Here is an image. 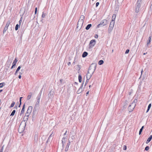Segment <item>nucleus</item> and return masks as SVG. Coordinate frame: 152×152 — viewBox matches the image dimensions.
I'll list each match as a JSON object with an SVG mask.
<instances>
[{"label":"nucleus","mask_w":152,"mask_h":152,"mask_svg":"<svg viewBox=\"0 0 152 152\" xmlns=\"http://www.w3.org/2000/svg\"><path fill=\"white\" fill-rule=\"evenodd\" d=\"M113 27H112L111 26H109L108 29V32L109 33H110L113 30Z\"/></svg>","instance_id":"obj_20"},{"label":"nucleus","mask_w":152,"mask_h":152,"mask_svg":"<svg viewBox=\"0 0 152 152\" xmlns=\"http://www.w3.org/2000/svg\"><path fill=\"white\" fill-rule=\"evenodd\" d=\"M152 138V135H151L148 138L147 140L146 141V144H148L149 143L151 140Z\"/></svg>","instance_id":"obj_15"},{"label":"nucleus","mask_w":152,"mask_h":152,"mask_svg":"<svg viewBox=\"0 0 152 152\" xmlns=\"http://www.w3.org/2000/svg\"><path fill=\"white\" fill-rule=\"evenodd\" d=\"M32 109V107L31 106H29L28 107L26 112V115L24 116L23 119L24 121H27L28 117L30 114Z\"/></svg>","instance_id":"obj_3"},{"label":"nucleus","mask_w":152,"mask_h":152,"mask_svg":"<svg viewBox=\"0 0 152 152\" xmlns=\"http://www.w3.org/2000/svg\"><path fill=\"white\" fill-rule=\"evenodd\" d=\"M8 28L5 26V27H4V29L3 31V34H4L5 33V32L7 30Z\"/></svg>","instance_id":"obj_25"},{"label":"nucleus","mask_w":152,"mask_h":152,"mask_svg":"<svg viewBox=\"0 0 152 152\" xmlns=\"http://www.w3.org/2000/svg\"><path fill=\"white\" fill-rule=\"evenodd\" d=\"M66 137H64L63 138L62 140V143L63 145V146H64V144L65 143L66 141Z\"/></svg>","instance_id":"obj_14"},{"label":"nucleus","mask_w":152,"mask_h":152,"mask_svg":"<svg viewBox=\"0 0 152 152\" xmlns=\"http://www.w3.org/2000/svg\"><path fill=\"white\" fill-rule=\"evenodd\" d=\"M137 102V99H134L133 102L131 103V106L133 107H135L136 106V104Z\"/></svg>","instance_id":"obj_12"},{"label":"nucleus","mask_w":152,"mask_h":152,"mask_svg":"<svg viewBox=\"0 0 152 152\" xmlns=\"http://www.w3.org/2000/svg\"><path fill=\"white\" fill-rule=\"evenodd\" d=\"M17 61H18L17 59V58H15L12 64L13 65H14L15 66L17 62Z\"/></svg>","instance_id":"obj_22"},{"label":"nucleus","mask_w":152,"mask_h":152,"mask_svg":"<svg viewBox=\"0 0 152 152\" xmlns=\"http://www.w3.org/2000/svg\"><path fill=\"white\" fill-rule=\"evenodd\" d=\"M21 75H20L18 76V78H19V79H21Z\"/></svg>","instance_id":"obj_51"},{"label":"nucleus","mask_w":152,"mask_h":152,"mask_svg":"<svg viewBox=\"0 0 152 152\" xmlns=\"http://www.w3.org/2000/svg\"><path fill=\"white\" fill-rule=\"evenodd\" d=\"M18 71H17V70H16V71L15 72V75H17V74L18 73Z\"/></svg>","instance_id":"obj_45"},{"label":"nucleus","mask_w":152,"mask_h":152,"mask_svg":"<svg viewBox=\"0 0 152 152\" xmlns=\"http://www.w3.org/2000/svg\"><path fill=\"white\" fill-rule=\"evenodd\" d=\"M20 68H21V67H20V66H19L18 67V68H17V69H16V70H17V71H19L20 70Z\"/></svg>","instance_id":"obj_38"},{"label":"nucleus","mask_w":152,"mask_h":152,"mask_svg":"<svg viewBox=\"0 0 152 152\" xmlns=\"http://www.w3.org/2000/svg\"><path fill=\"white\" fill-rule=\"evenodd\" d=\"M88 53L86 52H84L82 55V56L83 58L86 57L88 55Z\"/></svg>","instance_id":"obj_18"},{"label":"nucleus","mask_w":152,"mask_h":152,"mask_svg":"<svg viewBox=\"0 0 152 152\" xmlns=\"http://www.w3.org/2000/svg\"><path fill=\"white\" fill-rule=\"evenodd\" d=\"M143 128H144V126H142V127H141V129H142L143 130Z\"/></svg>","instance_id":"obj_57"},{"label":"nucleus","mask_w":152,"mask_h":152,"mask_svg":"<svg viewBox=\"0 0 152 152\" xmlns=\"http://www.w3.org/2000/svg\"><path fill=\"white\" fill-rule=\"evenodd\" d=\"M15 104V102H13L10 105V107H13L14 106Z\"/></svg>","instance_id":"obj_33"},{"label":"nucleus","mask_w":152,"mask_h":152,"mask_svg":"<svg viewBox=\"0 0 152 152\" xmlns=\"http://www.w3.org/2000/svg\"><path fill=\"white\" fill-rule=\"evenodd\" d=\"M140 1V3H141V1H142V0H137V1Z\"/></svg>","instance_id":"obj_60"},{"label":"nucleus","mask_w":152,"mask_h":152,"mask_svg":"<svg viewBox=\"0 0 152 152\" xmlns=\"http://www.w3.org/2000/svg\"><path fill=\"white\" fill-rule=\"evenodd\" d=\"M23 71H24V70H23V69H21V72H23Z\"/></svg>","instance_id":"obj_56"},{"label":"nucleus","mask_w":152,"mask_h":152,"mask_svg":"<svg viewBox=\"0 0 152 152\" xmlns=\"http://www.w3.org/2000/svg\"><path fill=\"white\" fill-rule=\"evenodd\" d=\"M70 142L69 141H68V142L67 143V145L65 148V151H67L69 149V146L70 145Z\"/></svg>","instance_id":"obj_13"},{"label":"nucleus","mask_w":152,"mask_h":152,"mask_svg":"<svg viewBox=\"0 0 152 152\" xmlns=\"http://www.w3.org/2000/svg\"><path fill=\"white\" fill-rule=\"evenodd\" d=\"M19 74H20V75H21L23 74V72H20Z\"/></svg>","instance_id":"obj_52"},{"label":"nucleus","mask_w":152,"mask_h":152,"mask_svg":"<svg viewBox=\"0 0 152 152\" xmlns=\"http://www.w3.org/2000/svg\"><path fill=\"white\" fill-rule=\"evenodd\" d=\"M15 66L14 65H13L12 64V67H11V69H13V67Z\"/></svg>","instance_id":"obj_46"},{"label":"nucleus","mask_w":152,"mask_h":152,"mask_svg":"<svg viewBox=\"0 0 152 152\" xmlns=\"http://www.w3.org/2000/svg\"><path fill=\"white\" fill-rule=\"evenodd\" d=\"M96 41L94 39L91 40L89 43V47L90 48H92L96 44Z\"/></svg>","instance_id":"obj_8"},{"label":"nucleus","mask_w":152,"mask_h":152,"mask_svg":"<svg viewBox=\"0 0 152 152\" xmlns=\"http://www.w3.org/2000/svg\"><path fill=\"white\" fill-rule=\"evenodd\" d=\"M20 27V26L18 24H17L16 25V26H15V30L17 31L18 30V28Z\"/></svg>","instance_id":"obj_31"},{"label":"nucleus","mask_w":152,"mask_h":152,"mask_svg":"<svg viewBox=\"0 0 152 152\" xmlns=\"http://www.w3.org/2000/svg\"><path fill=\"white\" fill-rule=\"evenodd\" d=\"M116 15L115 14H113V15L112 17V20H113L114 21V20L115 19V17H116Z\"/></svg>","instance_id":"obj_26"},{"label":"nucleus","mask_w":152,"mask_h":152,"mask_svg":"<svg viewBox=\"0 0 152 152\" xmlns=\"http://www.w3.org/2000/svg\"><path fill=\"white\" fill-rule=\"evenodd\" d=\"M21 22V20L20 19L19 21V23H20Z\"/></svg>","instance_id":"obj_55"},{"label":"nucleus","mask_w":152,"mask_h":152,"mask_svg":"<svg viewBox=\"0 0 152 152\" xmlns=\"http://www.w3.org/2000/svg\"><path fill=\"white\" fill-rule=\"evenodd\" d=\"M10 23V20H8L7 23L5 27L8 28Z\"/></svg>","instance_id":"obj_23"},{"label":"nucleus","mask_w":152,"mask_h":152,"mask_svg":"<svg viewBox=\"0 0 152 152\" xmlns=\"http://www.w3.org/2000/svg\"><path fill=\"white\" fill-rule=\"evenodd\" d=\"M67 132V130H66V131L65 132V133H64V136H65L66 134V133Z\"/></svg>","instance_id":"obj_49"},{"label":"nucleus","mask_w":152,"mask_h":152,"mask_svg":"<svg viewBox=\"0 0 152 152\" xmlns=\"http://www.w3.org/2000/svg\"><path fill=\"white\" fill-rule=\"evenodd\" d=\"M22 98V97H20V102H21V99Z\"/></svg>","instance_id":"obj_50"},{"label":"nucleus","mask_w":152,"mask_h":152,"mask_svg":"<svg viewBox=\"0 0 152 152\" xmlns=\"http://www.w3.org/2000/svg\"><path fill=\"white\" fill-rule=\"evenodd\" d=\"M107 20L106 19L103 20H101L100 24H99L97 26V28H99L101 26H103L106 25L107 23Z\"/></svg>","instance_id":"obj_6"},{"label":"nucleus","mask_w":152,"mask_h":152,"mask_svg":"<svg viewBox=\"0 0 152 152\" xmlns=\"http://www.w3.org/2000/svg\"><path fill=\"white\" fill-rule=\"evenodd\" d=\"M83 83H82V84L81 85V86L79 88L78 90L77 91V94H80L82 91V88H83Z\"/></svg>","instance_id":"obj_10"},{"label":"nucleus","mask_w":152,"mask_h":152,"mask_svg":"<svg viewBox=\"0 0 152 152\" xmlns=\"http://www.w3.org/2000/svg\"><path fill=\"white\" fill-rule=\"evenodd\" d=\"M114 25V21L113 20H112L110 23V26H111L112 27H113Z\"/></svg>","instance_id":"obj_19"},{"label":"nucleus","mask_w":152,"mask_h":152,"mask_svg":"<svg viewBox=\"0 0 152 152\" xmlns=\"http://www.w3.org/2000/svg\"><path fill=\"white\" fill-rule=\"evenodd\" d=\"M143 72V70H142L141 71V75L142 74V73Z\"/></svg>","instance_id":"obj_61"},{"label":"nucleus","mask_w":152,"mask_h":152,"mask_svg":"<svg viewBox=\"0 0 152 152\" xmlns=\"http://www.w3.org/2000/svg\"><path fill=\"white\" fill-rule=\"evenodd\" d=\"M4 149V147H2L0 150V152H3V151Z\"/></svg>","instance_id":"obj_37"},{"label":"nucleus","mask_w":152,"mask_h":152,"mask_svg":"<svg viewBox=\"0 0 152 152\" xmlns=\"http://www.w3.org/2000/svg\"><path fill=\"white\" fill-rule=\"evenodd\" d=\"M89 79H87L86 80V83L85 84V86H86V85L87 84V83L88 82V80Z\"/></svg>","instance_id":"obj_40"},{"label":"nucleus","mask_w":152,"mask_h":152,"mask_svg":"<svg viewBox=\"0 0 152 152\" xmlns=\"http://www.w3.org/2000/svg\"><path fill=\"white\" fill-rule=\"evenodd\" d=\"M84 18L85 16L84 15H81L80 16L77 25V28H78L79 30H80L81 28L83 25Z\"/></svg>","instance_id":"obj_2"},{"label":"nucleus","mask_w":152,"mask_h":152,"mask_svg":"<svg viewBox=\"0 0 152 152\" xmlns=\"http://www.w3.org/2000/svg\"><path fill=\"white\" fill-rule=\"evenodd\" d=\"M126 146L125 145H124V148H123V150H126Z\"/></svg>","instance_id":"obj_43"},{"label":"nucleus","mask_w":152,"mask_h":152,"mask_svg":"<svg viewBox=\"0 0 152 152\" xmlns=\"http://www.w3.org/2000/svg\"><path fill=\"white\" fill-rule=\"evenodd\" d=\"M75 64V60H74L72 64H73L74 65Z\"/></svg>","instance_id":"obj_53"},{"label":"nucleus","mask_w":152,"mask_h":152,"mask_svg":"<svg viewBox=\"0 0 152 152\" xmlns=\"http://www.w3.org/2000/svg\"><path fill=\"white\" fill-rule=\"evenodd\" d=\"M2 91H3L2 90H0V93Z\"/></svg>","instance_id":"obj_59"},{"label":"nucleus","mask_w":152,"mask_h":152,"mask_svg":"<svg viewBox=\"0 0 152 152\" xmlns=\"http://www.w3.org/2000/svg\"><path fill=\"white\" fill-rule=\"evenodd\" d=\"M135 107H133L132 106H131V104L129 105V107H128V109L129 112H132Z\"/></svg>","instance_id":"obj_11"},{"label":"nucleus","mask_w":152,"mask_h":152,"mask_svg":"<svg viewBox=\"0 0 152 152\" xmlns=\"http://www.w3.org/2000/svg\"><path fill=\"white\" fill-rule=\"evenodd\" d=\"M96 64H91L88 70L86 75L87 79H89L91 78L96 69Z\"/></svg>","instance_id":"obj_1"},{"label":"nucleus","mask_w":152,"mask_h":152,"mask_svg":"<svg viewBox=\"0 0 152 152\" xmlns=\"http://www.w3.org/2000/svg\"><path fill=\"white\" fill-rule=\"evenodd\" d=\"M21 102H20V104L19 106V107H20V105H21Z\"/></svg>","instance_id":"obj_54"},{"label":"nucleus","mask_w":152,"mask_h":152,"mask_svg":"<svg viewBox=\"0 0 152 152\" xmlns=\"http://www.w3.org/2000/svg\"><path fill=\"white\" fill-rule=\"evenodd\" d=\"M62 79H61V80H60V82H61H61H62Z\"/></svg>","instance_id":"obj_58"},{"label":"nucleus","mask_w":152,"mask_h":152,"mask_svg":"<svg viewBox=\"0 0 152 152\" xmlns=\"http://www.w3.org/2000/svg\"><path fill=\"white\" fill-rule=\"evenodd\" d=\"M142 131V129H140V130L139 132V135H140L141 134Z\"/></svg>","instance_id":"obj_36"},{"label":"nucleus","mask_w":152,"mask_h":152,"mask_svg":"<svg viewBox=\"0 0 152 152\" xmlns=\"http://www.w3.org/2000/svg\"><path fill=\"white\" fill-rule=\"evenodd\" d=\"M37 12V7H36L35 9V14H36Z\"/></svg>","instance_id":"obj_42"},{"label":"nucleus","mask_w":152,"mask_h":152,"mask_svg":"<svg viewBox=\"0 0 152 152\" xmlns=\"http://www.w3.org/2000/svg\"><path fill=\"white\" fill-rule=\"evenodd\" d=\"M151 107V104H149V105H148V109H147V111H146V113L148 112L149 111V109H150Z\"/></svg>","instance_id":"obj_27"},{"label":"nucleus","mask_w":152,"mask_h":152,"mask_svg":"<svg viewBox=\"0 0 152 152\" xmlns=\"http://www.w3.org/2000/svg\"><path fill=\"white\" fill-rule=\"evenodd\" d=\"M75 84H77V82H75Z\"/></svg>","instance_id":"obj_62"},{"label":"nucleus","mask_w":152,"mask_h":152,"mask_svg":"<svg viewBox=\"0 0 152 152\" xmlns=\"http://www.w3.org/2000/svg\"><path fill=\"white\" fill-rule=\"evenodd\" d=\"M146 53H143V55H145Z\"/></svg>","instance_id":"obj_63"},{"label":"nucleus","mask_w":152,"mask_h":152,"mask_svg":"<svg viewBox=\"0 0 152 152\" xmlns=\"http://www.w3.org/2000/svg\"><path fill=\"white\" fill-rule=\"evenodd\" d=\"M89 93V91H88L87 92V93H86V96H87V95H88V94Z\"/></svg>","instance_id":"obj_48"},{"label":"nucleus","mask_w":152,"mask_h":152,"mask_svg":"<svg viewBox=\"0 0 152 152\" xmlns=\"http://www.w3.org/2000/svg\"><path fill=\"white\" fill-rule=\"evenodd\" d=\"M4 85L5 83H0V88H2Z\"/></svg>","instance_id":"obj_32"},{"label":"nucleus","mask_w":152,"mask_h":152,"mask_svg":"<svg viewBox=\"0 0 152 152\" xmlns=\"http://www.w3.org/2000/svg\"><path fill=\"white\" fill-rule=\"evenodd\" d=\"M41 97V93H40L37 97V101L34 106V109H37L39 107L40 103V100Z\"/></svg>","instance_id":"obj_4"},{"label":"nucleus","mask_w":152,"mask_h":152,"mask_svg":"<svg viewBox=\"0 0 152 152\" xmlns=\"http://www.w3.org/2000/svg\"><path fill=\"white\" fill-rule=\"evenodd\" d=\"M76 69L78 70V71H79L80 69V66L79 65H77Z\"/></svg>","instance_id":"obj_30"},{"label":"nucleus","mask_w":152,"mask_h":152,"mask_svg":"<svg viewBox=\"0 0 152 152\" xmlns=\"http://www.w3.org/2000/svg\"><path fill=\"white\" fill-rule=\"evenodd\" d=\"M99 4V2H97L96 3V7H97L98 6Z\"/></svg>","instance_id":"obj_41"},{"label":"nucleus","mask_w":152,"mask_h":152,"mask_svg":"<svg viewBox=\"0 0 152 152\" xmlns=\"http://www.w3.org/2000/svg\"><path fill=\"white\" fill-rule=\"evenodd\" d=\"M71 64V62H68L67 64L68 66H69Z\"/></svg>","instance_id":"obj_47"},{"label":"nucleus","mask_w":152,"mask_h":152,"mask_svg":"<svg viewBox=\"0 0 152 152\" xmlns=\"http://www.w3.org/2000/svg\"><path fill=\"white\" fill-rule=\"evenodd\" d=\"M25 107V104H24L22 108V110H21L20 113V115L19 116H18V117L20 116L19 118H20V117H21L22 116L23 114L24 113V111Z\"/></svg>","instance_id":"obj_9"},{"label":"nucleus","mask_w":152,"mask_h":152,"mask_svg":"<svg viewBox=\"0 0 152 152\" xmlns=\"http://www.w3.org/2000/svg\"><path fill=\"white\" fill-rule=\"evenodd\" d=\"M149 40L147 41V45H148L150 44L151 40V36H150L148 38Z\"/></svg>","instance_id":"obj_17"},{"label":"nucleus","mask_w":152,"mask_h":152,"mask_svg":"<svg viewBox=\"0 0 152 152\" xmlns=\"http://www.w3.org/2000/svg\"><path fill=\"white\" fill-rule=\"evenodd\" d=\"M46 15V14L44 13V12H43L42 15V17L44 18L45 17Z\"/></svg>","instance_id":"obj_34"},{"label":"nucleus","mask_w":152,"mask_h":152,"mask_svg":"<svg viewBox=\"0 0 152 152\" xmlns=\"http://www.w3.org/2000/svg\"><path fill=\"white\" fill-rule=\"evenodd\" d=\"M15 111H16L15 110H13L12 112L10 115L12 116H13L15 113Z\"/></svg>","instance_id":"obj_29"},{"label":"nucleus","mask_w":152,"mask_h":152,"mask_svg":"<svg viewBox=\"0 0 152 152\" xmlns=\"http://www.w3.org/2000/svg\"><path fill=\"white\" fill-rule=\"evenodd\" d=\"M82 77L80 75H79L78 76V80L79 82L81 83L82 81Z\"/></svg>","instance_id":"obj_24"},{"label":"nucleus","mask_w":152,"mask_h":152,"mask_svg":"<svg viewBox=\"0 0 152 152\" xmlns=\"http://www.w3.org/2000/svg\"><path fill=\"white\" fill-rule=\"evenodd\" d=\"M72 137V139H73V138H74V136H73V137Z\"/></svg>","instance_id":"obj_64"},{"label":"nucleus","mask_w":152,"mask_h":152,"mask_svg":"<svg viewBox=\"0 0 152 152\" xmlns=\"http://www.w3.org/2000/svg\"><path fill=\"white\" fill-rule=\"evenodd\" d=\"M149 149V147L148 146H147L145 148V150L146 151H148Z\"/></svg>","instance_id":"obj_35"},{"label":"nucleus","mask_w":152,"mask_h":152,"mask_svg":"<svg viewBox=\"0 0 152 152\" xmlns=\"http://www.w3.org/2000/svg\"><path fill=\"white\" fill-rule=\"evenodd\" d=\"M129 50L127 49V50H126V51L125 52V53L126 54L128 53H129Z\"/></svg>","instance_id":"obj_39"},{"label":"nucleus","mask_w":152,"mask_h":152,"mask_svg":"<svg viewBox=\"0 0 152 152\" xmlns=\"http://www.w3.org/2000/svg\"><path fill=\"white\" fill-rule=\"evenodd\" d=\"M91 26L92 25L91 24H89L87 25V26L86 28V29L88 30L90 28Z\"/></svg>","instance_id":"obj_21"},{"label":"nucleus","mask_w":152,"mask_h":152,"mask_svg":"<svg viewBox=\"0 0 152 152\" xmlns=\"http://www.w3.org/2000/svg\"><path fill=\"white\" fill-rule=\"evenodd\" d=\"M104 61L102 60H101L99 61L98 64L99 65H101L103 64Z\"/></svg>","instance_id":"obj_28"},{"label":"nucleus","mask_w":152,"mask_h":152,"mask_svg":"<svg viewBox=\"0 0 152 152\" xmlns=\"http://www.w3.org/2000/svg\"><path fill=\"white\" fill-rule=\"evenodd\" d=\"M94 37L96 38H97L98 37V35L97 34H95Z\"/></svg>","instance_id":"obj_44"},{"label":"nucleus","mask_w":152,"mask_h":152,"mask_svg":"<svg viewBox=\"0 0 152 152\" xmlns=\"http://www.w3.org/2000/svg\"><path fill=\"white\" fill-rule=\"evenodd\" d=\"M141 3L140 1H137L135 8V11L136 13H138L140 11Z\"/></svg>","instance_id":"obj_5"},{"label":"nucleus","mask_w":152,"mask_h":152,"mask_svg":"<svg viewBox=\"0 0 152 152\" xmlns=\"http://www.w3.org/2000/svg\"><path fill=\"white\" fill-rule=\"evenodd\" d=\"M32 95V93L31 92H30L29 93V95H28L27 97V100H29L31 98V96Z\"/></svg>","instance_id":"obj_16"},{"label":"nucleus","mask_w":152,"mask_h":152,"mask_svg":"<svg viewBox=\"0 0 152 152\" xmlns=\"http://www.w3.org/2000/svg\"><path fill=\"white\" fill-rule=\"evenodd\" d=\"M25 126V125L24 126L20 124L18 128L19 132L20 133L23 132L24 130Z\"/></svg>","instance_id":"obj_7"}]
</instances>
